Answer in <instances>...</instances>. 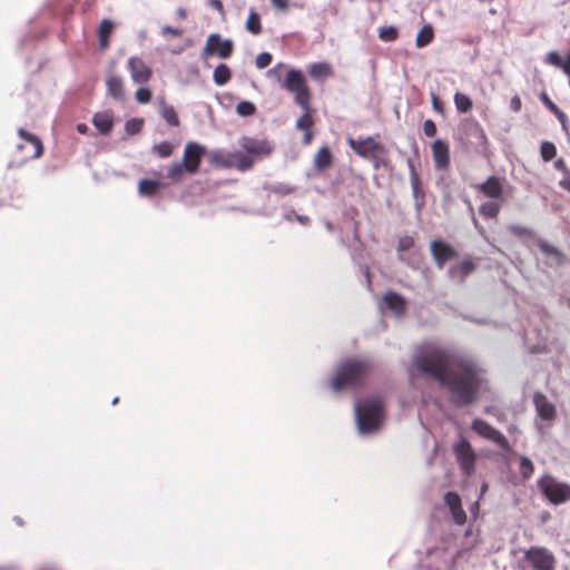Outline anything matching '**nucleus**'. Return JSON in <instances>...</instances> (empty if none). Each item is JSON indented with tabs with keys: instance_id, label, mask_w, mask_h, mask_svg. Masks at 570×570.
<instances>
[{
	"instance_id": "nucleus-4",
	"label": "nucleus",
	"mask_w": 570,
	"mask_h": 570,
	"mask_svg": "<svg viewBox=\"0 0 570 570\" xmlns=\"http://www.w3.org/2000/svg\"><path fill=\"white\" fill-rule=\"evenodd\" d=\"M383 419V404L377 399L366 400L356 406V420L361 432L376 431Z\"/></svg>"
},
{
	"instance_id": "nucleus-5",
	"label": "nucleus",
	"mask_w": 570,
	"mask_h": 570,
	"mask_svg": "<svg viewBox=\"0 0 570 570\" xmlns=\"http://www.w3.org/2000/svg\"><path fill=\"white\" fill-rule=\"evenodd\" d=\"M282 87L293 94L294 101L298 107L312 105V92L301 70L289 69Z\"/></svg>"
},
{
	"instance_id": "nucleus-33",
	"label": "nucleus",
	"mask_w": 570,
	"mask_h": 570,
	"mask_svg": "<svg viewBox=\"0 0 570 570\" xmlns=\"http://www.w3.org/2000/svg\"><path fill=\"white\" fill-rule=\"evenodd\" d=\"M161 185L158 180L142 179L139 181L138 190L140 195L153 197L158 193Z\"/></svg>"
},
{
	"instance_id": "nucleus-18",
	"label": "nucleus",
	"mask_w": 570,
	"mask_h": 570,
	"mask_svg": "<svg viewBox=\"0 0 570 570\" xmlns=\"http://www.w3.org/2000/svg\"><path fill=\"white\" fill-rule=\"evenodd\" d=\"M407 167L410 169V181L412 187V194L415 200V207L417 212H421L425 205V193L421 184L420 176L415 169L414 161L407 160Z\"/></svg>"
},
{
	"instance_id": "nucleus-62",
	"label": "nucleus",
	"mask_w": 570,
	"mask_h": 570,
	"mask_svg": "<svg viewBox=\"0 0 570 570\" xmlns=\"http://www.w3.org/2000/svg\"><path fill=\"white\" fill-rule=\"evenodd\" d=\"M479 2H482V3H491L493 0H478Z\"/></svg>"
},
{
	"instance_id": "nucleus-48",
	"label": "nucleus",
	"mask_w": 570,
	"mask_h": 570,
	"mask_svg": "<svg viewBox=\"0 0 570 570\" xmlns=\"http://www.w3.org/2000/svg\"><path fill=\"white\" fill-rule=\"evenodd\" d=\"M414 245V239L411 236H403L399 239L397 250L404 252L410 249Z\"/></svg>"
},
{
	"instance_id": "nucleus-19",
	"label": "nucleus",
	"mask_w": 570,
	"mask_h": 570,
	"mask_svg": "<svg viewBox=\"0 0 570 570\" xmlns=\"http://www.w3.org/2000/svg\"><path fill=\"white\" fill-rule=\"evenodd\" d=\"M444 502L449 507L454 522L459 525L464 524L466 521V514L462 508L460 495L456 492H448L444 495Z\"/></svg>"
},
{
	"instance_id": "nucleus-53",
	"label": "nucleus",
	"mask_w": 570,
	"mask_h": 570,
	"mask_svg": "<svg viewBox=\"0 0 570 570\" xmlns=\"http://www.w3.org/2000/svg\"><path fill=\"white\" fill-rule=\"evenodd\" d=\"M522 102L518 95L513 96L510 100V108L514 112H519L521 110Z\"/></svg>"
},
{
	"instance_id": "nucleus-29",
	"label": "nucleus",
	"mask_w": 570,
	"mask_h": 570,
	"mask_svg": "<svg viewBox=\"0 0 570 570\" xmlns=\"http://www.w3.org/2000/svg\"><path fill=\"white\" fill-rule=\"evenodd\" d=\"M303 110V115L296 120V128L298 130L305 131L308 129H313L314 126V109L312 105H307V107H301Z\"/></svg>"
},
{
	"instance_id": "nucleus-44",
	"label": "nucleus",
	"mask_w": 570,
	"mask_h": 570,
	"mask_svg": "<svg viewBox=\"0 0 570 570\" xmlns=\"http://www.w3.org/2000/svg\"><path fill=\"white\" fill-rule=\"evenodd\" d=\"M142 125H144L142 119L134 118L126 122L125 128L129 135H136V134L140 132Z\"/></svg>"
},
{
	"instance_id": "nucleus-25",
	"label": "nucleus",
	"mask_w": 570,
	"mask_h": 570,
	"mask_svg": "<svg viewBox=\"0 0 570 570\" xmlns=\"http://www.w3.org/2000/svg\"><path fill=\"white\" fill-rule=\"evenodd\" d=\"M333 156L328 147L324 146L318 149L314 157V167L318 170L327 169L332 166Z\"/></svg>"
},
{
	"instance_id": "nucleus-55",
	"label": "nucleus",
	"mask_w": 570,
	"mask_h": 570,
	"mask_svg": "<svg viewBox=\"0 0 570 570\" xmlns=\"http://www.w3.org/2000/svg\"><path fill=\"white\" fill-rule=\"evenodd\" d=\"M552 114L558 118L562 127L566 128V125L568 122L567 115L560 108H558V110L552 111Z\"/></svg>"
},
{
	"instance_id": "nucleus-20",
	"label": "nucleus",
	"mask_w": 570,
	"mask_h": 570,
	"mask_svg": "<svg viewBox=\"0 0 570 570\" xmlns=\"http://www.w3.org/2000/svg\"><path fill=\"white\" fill-rule=\"evenodd\" d=\"M476 268L475 263L472 259H464L461 263L453 265L449 269V276L452 279L463 282L470 274Z\"/></svg>"
},
{
	"instance_id": "nucleus-45",
	"label": "nucleus",
	"mask_w": 570,
	"mask_h": 570,
	"mask_svg": "<svg viewBox=\"0 0 570 570\" xmlns=\"http://www.w3.org/2000/svg\"><path fill=\"white\" fill-rule=\"evenodd\" d=\"M135 98L139 104H148L151 100V91L149 88L140 87L136 90Z\"/></svg>"
},
{
	"instance_id": "nucleus-7",
	"label": "nucleus",
	"mask_w": 570,
	"mask_h": 570,
	"mask_svg": "<svg viewBox=\"0 0 570 570\" xmlns=\"http://www.w3.org/2000/svg\"><path fill=\"white\" fill-rule=\"evenodd\" d=\"M18 135L22 139V142L17 145V149L19 151H26L22 155V161L36 159L42 155L43 146L39 137L28 132L23 128L18 130Z\"/></svg>"
},
{
	"instance_id": "nucleus-38",
	"label": "nucleus",
	"mask_w": 570,
	"mask_h": 570,
	"mask_svg": "<svg viewBox=\"0 0 570 570\" xmlns=\"http://www.w3.org/2000/svg\"><path fill=\"white\" fill-rule=\"evenodd\" d=\"M399 37V31L396 27H383L379 30V38L384 42L395 41Z\"/></svg>"
},
{
	"instance_id": "nucleus-42",
	"label": "nucleus",
	"mask_w": 570,
	"mask_h": 570,
	"mask_svg": "<svg viewBox=\"0 0 570 570\" xmlns=\"http://www.w3.org/2000/svg\"><path fill=\"white\" fill-rule=\"evenodd\" d=\"M236 112L242 117H249L256 112V106L250 101H240L236 106Z\"/></svg>"
},
{
	"instance_id": "nucleus-22",
	"label": "nucleus",
	"mask_w": 570,
	"mask_h": 570,
	"mask_svg": "<svg viewBox=\"0 0 570 570\" xmlns=\"http://www.w3.org/2000/svg\"><path fill=\"white\" fill-rule=\"evenodd\" d=\"M383 302L386 305V307L397 314H403L406 308V302L404 297H402L400 294L395 292H387L383 296Z\"/></svg>"
},
{
	"instance_id": "nucleus-58",
	"label": "nucleus",
	"mask_w": 570,
	"mask_h": 570,
	"mask_svg": "<svg viewBox=\"0 0 570 570\" xmlns=\"http://www.w3.org/2000/svg\"><path fill=\"white\" fill-rule=\"evenodd\" d=\"M210 4L219 12H224V6L220 0H209Z\"/></svg>"
},
{
	"instance_id": "nucleus-35",
	"label": "nucleus",
	"mask_w": 570,
	"mask_h": 570,
	"mask_svg": "<svg viewBox=\"0 0 570 570\" xmlns=\"http://www.w3.org/2000/svg\"><path fill=\"white\" fill-rule=\"evenodd\" d=\"M160 115L165 119V121L173 127H178L180 121L177 116V112L173 106H169L165 102H163L160 108Z\"/></svg>"
},
{
	"instance_id": "nucleus-59",
	"label": "nucleus",
	"mask_w": 570,
	"mask_h": 570,
	"mask_svg": "<svg viewBox=\"0 0 570 570\" xmlns=\"http://www.w3.org/2000/svg\"><path fill=\"white\" fill-rule=\"evenodd\" d=\"M164 33H169V35H173V36H179L180 31L178 29L173 28V27H165L164 28Z\"/></svg>"
},
{
	"instance_id": "nucleus-1",
	"label": "nucleus",
	"mask_w": 570,
	"mask_h": 570,
	"mask_svg": "<svg viewBox=\"0 0 570 570\" xmlns=\"http://www.w3.org/2000/svg\"><path fill=\"white\" fill-rule=\"evenodd\" d=\"M415 368L445 389L458 406L475 403L487 383L483 370L472 360L453 357L449 352L430 347L413 358Z\"/></svg>"
},
{
	"instance_id": "nucleus-21",
	"label": "nucleus",
	"mask_w": 570,
	"mask_h": 570,
	"mask_svg": "<svg viewBox=\"0 0 570 570\" xmlns=\"http://www.w3.org/2000/svg\"><path fill=\"white\" fill-rule=\"evenodd\" d=\"M534 404L538 411V414L543 420H553L556 416V407L552 403H550L543 394L534 395Z\"/></svg>"
},
{
	"instance_id": "nucleus-15",
	"label": "nucleus",
	"mask_w": 570,
	"mask_h": 570,
	"mask_svg": "<svg viewBox=\"0 0 570 570\" xmlns=\"http://www.w3.org/2000/svg\"><path fill=\"white\" fill-rule=\"evenodd\" d=\"M127 68L135 83L145 85L151 79V68L139 57H130L127 62Z\"/></svg>"
},
{
	"instance_id": "nucleus-34",
	"label": "nucleus",
	"mask_w": 570,
	"mask_h": 570,
	"mask_svg": "<svg viewBox=\"0 0 570 570\" xmlns=\"http://www.w3.org/2000/svg\"><path fill=\"white\" fill-rule=\"evenodd\" d=\"M245 27L246 30L252 35L257 36L262 32L263 28L261 22V16L254 9L249 11Z\"/></svg>"
},
{
	"instance_id": "nucleus-32",
	"label": "nucleus",
	"mask_w": 570,
	"mask_h": 570,
	"mask_svg": "<svg viewBox=\"0 0 570 570\" xmlns=\"http://www.w3.org/2000/svg\"><path fill=\"white\" fill-rule=\"evenodd\" d=\"M230 78L232 71L229 67L225 63L218 65L213 72V79L217 86L226 85L230 80Z\"/></svg>"
},
{
	"instance_id": "nucleus-41",
	"label": "nucleus",
	"mask_w": 570,
	"mask_h": 570,
	"mask_svg": "<svg viewBox=\"0 0 570 570\" xmlns=\"http://www.w3.org/2000/svg\"><path fill=\"white\" fill-rule=\"evenodd\" d=\"M186 173L185 166L183 163L174 164L167 173V177L173 181L181 180L184 174Z\"/></svg>"
},
{
	"instance_id": "nucleus-17",
	"label": "nucleus",
	"mask_w": 570,
	"mask_h": 570,
	"mask_svg": "<svg viewBox=\"0 0 570 570\" xmlns=\"http://www.w3.org/2000/svg\"><path fill=\"white\" fill-rule=\"evenodd\" d=\"M431 149L435 168L440 170L448 169L451 161L449 142L442 139H436L432 144Z\"/></svg>"
},
{
	"instance_id": "nucleus-39",
	"label": "nucleus",
	"mask_w": 570,
	"mask_h": 570,
	"mask_svg": "<svg viewBox=\"0 0 570 570\" xmlns=\"http://www.w3.org/2000/svg\"><path fill=\"white\" fill-rule=\"evenodd\" d=\"M540 154L544 161H550L556 157L557 148L554 144L550 141H543L540 147Z\"/></svg>"
},
{
	"instance_id": "nucleus-64",
	"label": "nucleus",
	"mask_w": 570,
	"mask_h": 570,
	"mask_svg": "<svg viewBox=\"0 0 570 570\" xmlns=\"http://www.w3.org/2000/svg\"><path fill=\"white\" fill-rule=\"evenodd\" d=\"M480 134H481V137H482V138H485V135H484V132H483V130H482V129H480Z\"/></svg>"
},
{
	"instance_id": "nucleus-61",
	"label": "nucleus",
	"mask_w": 570,
	"mask_h": 570,
	"mask_svg": "<svg viewBox=\"0 0 570 570\" xmlns=\"http://www.w3.org/2000/svg\"><path fill=\"white\" fill-rule=\"evenodd\" d=\"M556 167H557V168H562V167H563V160H562V159H559V160L556 163Z\"/></svg>"
},
{
	"instance_id": "nucleus-23",
	"label": "nucleus",
	"mask_w": 570,
	"mask_h": 570,
	"mask_svg": "<svg viewBox=\"0 0 570 570\" xmlns=\"http://www.w3.org/2000/svg\"><path fill=\"white\" fill-rule=\"evenodd\" d=\"M92 122L98 131L102 135H108L112 129V116L107 112H97L94 115Z\"/></svg>"
},
{
	"instance_id": "nucleus-6",
	"label": "nucleus",
	"mask_w": 570,
	"mask_h": 570,
	"mask_svg": "<svg viewBox=\"0 0 570 570\" xmlns=\"http://www.w3.org/2000/svg\"><path fill=\"white\" fill-rule=\"evenodd\" d=\"M537 485L544 498L554 505L570 501V485L559 482L552 475H542L537 481Z\"/></svg>"
},
{
	"instance_id": "nucleus-56",
	"label": "nucleus",
	"mask_w": 570,
	"mask_h": 570,
	"mask_svg": "<svg viewBox=\"0 0 570 570\" xmlns=\"http://www.w3.org/2000/svg\"><path fill=\"white\" fill-rule=\"evenodd\" d=\"M313 137H314L313 129L305 130L304 136H303V144L309 145L313 140Z\"/></svg>"
},
{
	"instance_id": "nucleus-50",
	"label": "nucleus",
	"mask_w": 570,
	"mask_h": 570,
	"mask_svg": "<svg viewBox=\"0 0 570 570\" xmlns=\"http://www.w3.org/2000/svg\"><path fill=\"white\" fill-rule=\"evenodd\" d=\"M540 99L551 112L558 110L559 107L549 98L546 91L540 95Z\"/></svg>"
},
{
	"instance_id": "nucleus-60",
	"label": "nucleus",
	"mask_w": 570,
	"mask_h": 570,
	"mask_svg": "<svg viewBox=\"0 0 570 570\" xmlns=\"http://www.w3.org/2000/svg\"><path fill=\"white\" fill-rule=\"evenodd\" d=\"M77 129H78V131H79V132H81V134H86V132H87V130H88V127H87V125H85V124H79V125L77 126Z\"/></svg>"
},
{
	"instance_id": "nucleus-51",
	"label": "nucleus",
	"mask_w": 570,
	"mask_h": 570,
	"mask_svg": "<svg viewBox=\"0 0 570 570\" xmlns=\"http://www.w3.org/2000/svg\"><path fill=\"white\" fill-rule=\"evenodd\" d=\"M272 6L279 11H286L289 8L288 0H269Z\"/></svg>"
},
{
	"instance_id": "nucleus-49",
	"label": "nucleus",
	"mask_w": 570,
	"mask_h": 570,
	"mask_svg": "<svg viewBox=\"0 0 570 570\" xmlns=\"http://www.w3.org/2000/svg\"><path fill=\"white\" fill-rule=\"evenodd\" d=\"M423 131L426 137H434L436 135V125L432 119H428L423 124Z\"/></svg>"
},
{
	"instance_id": "nucleus-3",
	"label": "nucleus",
	"mask_w": 570,
	"mask_h": 570,
	"mask_svg": "<svg viewBox=\"0 0 570 570\" xmlns=\"http://www.w3.org/2000/svg\"><path fill=\"white\" fill-rule=\"evenodd\" d=\"M346 142L357 156L370 160L375 169L386 166L387 150L374 137L368 136L358 139L348 137Z\"/></svg>"
},
{
	"instance_id": "nucleus-26",
	"label": "nucleus",
	"mask_w": 570,
	"mask_h": 570,
	"mask_svg": "<svg viewBox=\"0 0 570 570\" xmlns=\"http://www.w3.org/2000/svg\"><path fill=\"white\" fill-rule=\"evenodd\" d=\"M114 30V23L109 19H104L98 28L99 46L102 50L109 47L110 36Z\"/></svg>"
},
{
	"instance_id": "nucleus-63",
	"label": "nucleus",
	"mask_w": 570,
	"mask_h": 570,
	"mask_svg": "<svg viewBox=\"0 0 570 570\" xmlns=\"http://www.w3.org/2000/svg\"><path fill=\"white\" fill-rule=\"evenodd\" d=\"M118 402H119V399H118V397H115V399L112 400V405H116Z\"/></svg>"
},
{
	"instance_id": "nucleus-37",
	"label": "nucleus",
	"mask_w": 570,
	"mask_h": 570,
	"mask_svg": "<svg viewBox=\"0 0 570 570\" xmlns=\"http://www.w3.org/2000/svg\"><path fill=\"white\" fill-rule=\"evenodd\" d=\"M454 104H455L458 111L462 112V114L470 111L473 107V104H472V100L470 99V97L462 92H456L454 95Z\"/></svg>"
},
{
	"instance_id": "nucleus-9",
	"label": "nucleus",
	"mask_w": 570,
	"mask_h": 570,
	"mask_svg": "<svg viewBox=\"0 0 570 570\" xmlns=\"http://www.w3.org/2000/svg\"><path fill=\"white\" fill-rule=\"evenodd\" d=\"M524 559L534 570H553L556 558L552 552L542 547H531L524 552Z\"/></svg>"
},
{
	"instance_id": "nucleus-27",
	"label": "nucleus",
	"mask_w": 570,
	"mask_h": 570,
	"mask_svg": "<svg viewBox=\"0 0 570 570\" xmlns=\"http://www.w3.org/2000/svg\"><path fill=\"white\" fill-rule=\"evenodd\" d=\"M308 73L315 80H323L333 75V69L327 62H315L308 67Z\"/></svg>"
},
{
	"instance_id": "nucleus-16",
	"label": "nucleus",
	"mask_w": 570,
	"mask_h": 570,
	"mask_svg": "<svg viewBox=\"0 0 570 570\" xmlns=\"http://www.w3.org/2000/svg\"><path fill=\"white\" fill-rule=\"evenodd\" d=\"M431 254L439 268H443L446 262L458 256L456 250L448 243L435 239L430 245Z\"/></svg>"
},
{
	"instance_id": "nucleus-46",
	"label": "nucleus",
	"mask_w": 570,
	"mask_h": 570,
	"mask_svg": "<svg viewBox=\"0 0 570 570\" xmlns=\"http://www.w3.org/2000/svg\"><path fill=\"white\" fill-rule=\"evenodd\" d=\"M509 230L511 234L519 236V237H531L532 236V230L522 225H510Z\"/></svg>"
},
{
	"instance_id": "nucleus-36",
	"label": "nucleus",
	"mask_w": 570,
	"mask_h": 570,
	"mask_svg": "<svg viewBox=\"0 0 570 570\" xmlns=\"http://www.w3.org/2000/svg\"><path fill=\"white\" fill-rule=\"evenodd\" d=\"M212 161L222 168H234L233 153H215L212 156Z\"/></svg>"
},
{
	"instance_id": "nucleus-8",
	"label": "nucleus",
	"mask_w": 570,
	"mask_h": 570,
	"mask_svg": "<svg viewBox=\"0 0 570 570\" xmlns=\"http://www.w3.org/2000/svg\"><path fill=\"white\" fill-rule=\"evenodd\" d=\"M472 430L483 439H487L497 444L503 451L511 450L508 439L499 430L490 425L484 420L474 419L472 422Z\"/></svg>"
},
{
	"instance_id": "nucleus-31",
	"label": "nucleus",
	"mask_w": 570,
	"mask_h": 570,
	"mask_svg": "<svg viewBox=\"0 0 570 570\" xmlns=\"http://www.w3.org/2000/svg\"><path fill=\"white\" fill-rule=\"evenodd\" d=\"M434 39V30L431 24L423 26L416 35L415 45L417 48H423L430 45Z\"/></svg>"
},
{
	"instance_id": "nucleus-28",
	"label": "nucleus",
	"mask_w": 570,
	"mask_h": 570,
	"mask_svg": "<svg viewBox=\"0 0 570 570\" xmlns=\"http://www.w3.org/2000/svg\"><path fill=\"white\" fill-rule=\"evenodd\" d=\"M234 168L239 171H247L253 168L255 158L242 151L233 153Z\"/></svg>"
},
{
	"instance_id": "nucleus-57",
	"label": "nucleus",
	"mask_w": 570,
	"mask_h": 570,
	"mask_svg": "<svg viewBox=\"0 0 570 570\" xmlns=\"http://www.w3.org/2000/svg\"><path fill=\"white\" fill-rule=\"evenodd\" d=\"M560 186L570 193V174L560 181Z\"/></svg>"
},
{
	"instance_id": "nucleus-10",
	"label": "nucleus",
	"mask_w": 570,
	"mask_h": 570,
	"mask_svg": "<svg viewBox=\"0 0 570 570\" xmlns=\"http://www.w3.org/2000/svg\"><path fill=\"white\" fill-rule=\"evenodd\" d=\"M234 51V43L229 39H222L218 33H210L207 37L203 55L207 56H218L222 59H228Z\"/></svg>"
},
{
	"instance_id": "nucleus-30",
	"label": "nucleus",
	"mask_w": 570,
	"mask_h": 570,
	"mask_svg": "<svg viewBox=\"0 0 570 570\" xmlns=\"http://www.w3.org/2000/svg\"><path fill=\"white\" fill-rule=\"evenodd\" d=\"M502 204L503 203L494 199L492 202H485L480 205L479 213L485 219L495 218L501 210Z\"/></svg>"
},
{
	"instance_id": "nucleus-24",
	"label": "nucleus",
	"mask_w": 570,
	"mask_h": 570,
	"mask_svg": "<svg viewBox=\"0 0 570 570\" xmlns=\"http://www.w3.org/2000/svg\"><path fill=\"white\" fill-rule=\"evenodd\" d=\"M107 90L108 94L117 100H124L125 90H124V81L118 76H110L107 79Z\"/></svg>"
},
{
	"instance_id": "nucleus-43",
	"label": "nucleus",
	"mask_w": 570,
	"mask_h": 570,
	"mask_svg": "<svg viewBox=\"0 0 570 570\" xmlns=\"http://www.w3.org/2000/svg\"><path fill=\"white\" fill-rule=\"evenodd\" d=\"M173 145L168 141H163L154 147V150L161 158L169 157L173 154Z\"/></svg>"
},
{
	"instance_id": "nucleus-52",
	"label": "nucleus",
	"mask_w": 570,
	"mask_h": 570,
	"mask_svg": "<svg viewBox=\"0 0 570 570\" xmlns=\"http://www.w3.org/2000/svg\"><path fill=\"white\" fill-rule=\"evenodd\" d=\"M432 105H433V109L439 112V114H443L444 112V107H443V104L442 101L440 100V98L438 97V95L435 94H432Z\"/></svg>"
},
{
	"instance_id": "nucleus-2",
	"label": "nucleus",
	"mask_w": 570,
	"mask_h": 570,
	"mask_svg": "<svg viewBox=\"0 0 570 570\" xmlns=\"http://www.w3.org/2000/svg\"><path fill=\"white\" fill-rule=\"evenodd\" d=\"M372 371V363L364 358H350L342 362L331 380V387L340 392L345 387H356L363 385Z\"/></svg>"
},
{
	"instance_id": "nucleus-13",
	"label": "nucleus",
	"mask_w": 570,
	"mask_h": 570,
	"mask_svg": "<svg viewBox=\"0 0 570 570\" xmlns=\"http://www.w3.org/2000/svg\"><path fill=\"white\" fill-rule=\"evenodd\" d=\"M454 453L458 462L465 475H471L474 472L475 453L469 441L462 439L454 445Z\"/></svg>"
},
{
	"instance_id": "nucleus-14",
	"label": "nucleus",
	"mask_w": 570,
	"mask_h": 570,
	"mask_svg": "<svg viewBox=\"0 0 570 570\" xmlns=\"http://www.w3.org/2000/svg\"><path fill=\"white\" fill-rule=\"evenodd\" d=\"M205 148L196 142H188L184 149L183 164L186 173L195 174L198 171Z\"/></svg>"
},
{
	"instance_id": "nucleus-40",
	"label": "nucleus",
	"mask_w": 570,
	"mask_h": 570,
	"mask_svg": "<svg viewBox=\"0 0 570 570\" xmlns=\"http://www.w3.org/2000/svg\"><path fill=\"white\" fill-rule=\"evenodd\" d=\"M520 474L523 479L528 480L534 472L533 463L530 459L525 456L520 458V466H519Z\"/></svg>"
},
{
	"instance_id": "nucleus-11",
	"label": "nucleus",
	"mask_w": 570,
	"mask_h": 570,
	"mask_svg": "<svg viewBox=\"0 0 570 570\" xmlns=\"http://www.w3.org/2000/svg\"><path fill=\"white\" fill-rule=\"evenodd\" d=\"M240 148L249 156L256 159L269 156L273 151V146L266 139H256L253 137L244 136L239 139Z\"/></svg>"
},
{
	"instance_id": "nucleus-54",
	"label": "nucleus",
	"mask_w": 570,
	"mask_h": 570,
	"mask_svg": "<svg viewBox=\"0 0 570 570\" xmlns=\"http://www.w3.org/2000/svg\"><path fill=\"white\" fill-rule=\"evenodd\" d=\"M539 247L542 252H544L546 254H549V255H556L558 254V250L557 248H554L553 246H551L550 244L546 243V242H541L539 244Z\"/></svg>"
},
{
	"instance_id": "nucleus-47",
	"label": "nucleus",
	"mask_w": 570,
	"mask_h": 570,
	"mask_svg": "<svg viewBox=\"0 0 570 570\" xmlns=\"http://www.w3.org/2000/svg\"><path fill=\"white\" fill-rule=\"evenodd\" d=\"M256 67L259 69H264L268 67L272 62V55L268 52H262L256 57Z\"/></svg>"
},
{
	"instance_id": "nucleus-12",
	"label": "nucleus",
	"mask_w": 570,
	"mask_h": 570,
	"mask_svg": "<svg viewBox=\"0 0 570 570\" xmlns=\"http://www.w3.org/2000/svg\"><path fill=\"white\" fill-rule=\"evenodd\" d=\"M504 181L503 177L492 175L485 181L476 185L475 189L487 198L504 203Z\"/></svg>"
}]
</instances>
